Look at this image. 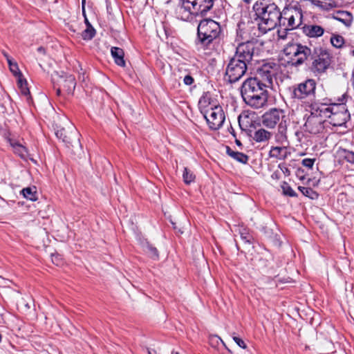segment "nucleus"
<instances>
[{
  "label": "nucleus",
  "instance_id": "obj_33",
  "mask_svg": "<svg viewBox=\"0 0 354 354\" xmlns=\"http://www.w3.org/2000/svg\"><path fill=\"white\" fill-rule=\"evenodd\" d=\"M17 84L21 91L22 95L25 96H28L30 95V91L28 88V83L26 79L23 77H19L17 80Z\"/></svg>",
  "mask_w": 354,
  "mask_h": 354
},
{
  "label": "nucleus",
  "instance_id": "obj_12",
  "mask_svg": "<svg viewBox=\"0 0 354 354\" xmlns=\"http://www.w3.org/2000/svg\"><path fill=\"white\" fill-rule=\"evenodd\" d=\"M279 66L273 62L266 63L257 68L255 77L260 83H263L267 88L272 86V79L277 73Z\"/></svg>",
  "mask_w": 354,
  "mask_h": 354
},
{
  "label": "nucleus",
  "instance_id": "obj_7",
  "mask_svg": "<svg viewBox=\"0 0 354 354\" xmlns=\"http://www.w3.org/2000/svg\"><path fill=\"white\" fill-rule=\"evenodd\" d=\"M283 53L290 59L293 66L303 64L312 55V50L306 45L297 42L288 43L283 48Z\"/></svg>",
  "mask_w": 354,
  "mask_h": 354
},
{
  "label": "nucleus",
  "instance_id": "obj_36",
  "mask_svg": "<svg viewBox=\"0 0 354 354\" xmlns=\"http://www.w3.org/2000/svg\"><path fill=\"white\" fill-rule=\"evenodd\" d=\"M281 188L284 195L291 197L297 196L295 192L289 186V185L287 183L283 182V185H281Z\"/></svg>",
  "mask_w": 354,
  "mask_h": 354
},
{
  "label": "nucleus",
  "instance_id": "obj_38",
  "mask_svg": "<svg viewBox=\"0 0 354 354\" xmlns=\"http://www.w3.org/2000/svg\"><path fill=\"white\" fill-rule=\"evenodd\" d=\"M11 73L17 78L23 77V75L19 69L18 65L17 63H14L13 64H10L9 67Z\"/></svg>",
  "mask_w": 354,
  "mask_h": 354
},
{
  "label": "nucleus",
  "instance_id": "obj_32",
  "mask_svg": "<svg viewBox=\"0 0 354 354\" xmlns=\"http://www.w3.org/2000/svg\"><path fill=\"white\" fill-rule=\"evenodd\" d=\"M333 344L331 341L325 340L318 348L319 354H328L333 352Z\"/></svg>",
  "mask_w": 354,
  "mask_h": 354
},
{
  "label": "nucleus",
  "instance_id": "obj_9",
  "mask_svg": "<svg viewBox=\"0 0 354 354\" xmlns=\"http://www.w3.org/2000/svg\"><path fill=\"white\" fill-rule=\"evenodd\" d=\"M309 58L312 60L310 68L315 73H325L331 64L330 53L322 48H315Z\"/></svg>",
  "mask_w": 354,
  "mask_h": 354
},
{
  "label": "nucleus",
  "instance_id": "obj_25",
  "mask_svg": "<svg viewBox=\"0 0 354 354\" xmlns=\"http://www.w3.org/2000/svg\"><path fill=\"white\" fill-rule=\"evenodd\" d=\"M21 194H23L24 197L26 199H28L32 201H35L37 200V189L35 187H28L24 188L21 191Z\"/></svg>",
  "mask_w": 354,
  "mask_h": 354
},
{
  "label": "nucleus",
  "instance_id": "obj_35",
  "mask_svg": "<svg viewBox=\"0 0 354 354\" xmlns=\"http://www.w3.org/2000/svg\"><path fill=\"white\" fill-rule=\"evenodd\" d=\"M146 252L148 253L149 257L153 259H158V250L153 247L152 245H150L149 243L147 244L145 248Z\"/></svg>",
  "mask_w": 354,
  "mask_h": 354
},
{
  "label": "nucleus",
  "instance_id": "obj_39",
  "mask_svg": "<svg viewBox=\"0 0 354 354\" xmlns=\"http://www.w3.org/2000/svg\"><path fill=\"white\" fill-rule=\"evenodd\" d=\"M315 161V158H305L302 160L301 164L304 167L312 169Z\"/></svg>",
  "mask_w": 354,
  "mask_h": 354
},
{
  "label": "nucleus",
  "instance_id": "obj_45",
  "mask_svg": "<svg viewBox=\"0 0 354 354\" xmlns=\"http://www.w3.org/2000/svg\"><path fill=\"white\" fill-rule=\"evenodd\" d=\"M7 61H8L9 67L10 66V64H13L15 63V62H12V61L8 57H7Z\"/></svg>",
  "mask_w": 354,
  "mask_h": 354
},
{
  "label": "nucleus",
  "instance_id": "obj_44",
  "mask_svg": "<svg viewBox=\"0 0 354 354\" xmlns=\"http://www.w3.org/2000/svg\"><path fill=\"white\" fill-rule=\"evenodd\" d=\"M68 27L69 30H71L72 32H76V30H75V28L74 27V25H73V24H71V25L68 24Z\"/></svg>",
  "mask_w": 354,
  "mask_h": 354
},
{
  "label": "nucleus",
  "instance_id": "obj_49",
  "mask_svg": "<svg viewBox=\"0 0 354 354\" xmlns=\"http://www.w3.org/2000/svg\"><path fill=\"white\" fill-rule=\"evenodd\" d=\"M171 354H180V353H179L178 352H177V351H173L171 352Z\"/></svg>",
  "mask_w": 354,
  "mask_h": 354
},
{
  "label": "nucleus",
  "instance_id": "obj_1",
  "mask_svg": "<svg viewBox=\"0 0 354 354\" xmlns=\"http://www.w3.org/2000/svg\"><path fill=\"white\" fill-rule=\"evenodd\" d=\"M241 94L245 104L254 109L261 108L268 102V88L252 77L248 78L243 82Z\"/></svg>",
  "mask_w": 354,
  "mask_h": 354
},
{
  "label": "nucleus",
  "instance_id": "obj_8",
  "mask_svg": "<svg viewBox=\"0 0 354 354\" xmlns=\"http://www.w3.org/2000/svg\"><path fill=\"white\" fill-rule=\"evenodd\" d=\"M258 56V48L257 43L253 41H248L239 44L233 57L236 59H241L247 66L252 67L253 62L256 61L254 58Z\"/></svg>",
  "mask_w": 354,
  "mask_h": 354
},
{
  "label": "nucleus",
  "instance_id": "obj_11",
  "mask_svg": "<svg viewBox=\"0 0 354 354\" xmlns=\"http://www.w3.org/2000/svg\"><path fill=\"white\" fill-rule=\"evenodd\" d=\"M250 67L241 59L232 57L226 68L225 80L230 83H234L239 81L246 73Z\"/></svg>",
  "mask_w": 354,
  "mask_h": 354
},
{
  "label": "nucleus",
  "instance_id": "obj_22",
  "mask_svg": "<svg viewBox=\"0 0 354 354\" xmlns=\"http://www.w3.org/2000/svg\"><path fill=\"white\" fill-rule=\"evenodd\" d=\"M111 53L116 64L123 67L125 66V61L124 59V53L122 48L118 47H112L111 49Z\"/></svg>",
  "mask_w": 354,
  "mask_h": 354
},
{
  "label": "nucleus",
  "instance_id": "obj_23",
  "mask_svg": "<svg viewBox=\"0 0 354 354\" xmlns=\"http://www.w3.org/2000/svg\"><path fill=\"white\" fill-rule=\"evenodd\" d=\"M271 136L272 133L270 131L260 128L254 133L252 138L256 142H262L268 141Z\"/></svg>",
  "mask_w": 354,
  "mask_h": 354
},
{
  "label": "nucleus",
  "instance_id": "obj_52",
  "mask_svg": "<svg viewBox=\"0 0 354 354\" xmlns=\"http://www.w3.org/2000/svg\"><path fill=\"white\" fill-rule=\"evenodd\" d=\"M353 54L354 55V50L353 51Z\"/></svg>",
  "mask_w": 354,
  "mask_h": 354
},
{
  "label": "nucleus",
  "instance_id": "obj_37",
  "mask_svg": "<svg viewBox=\"0 0 354 354\" xmlns=\"http://www.w3.org/2000/svg\"><path fill=\"white\" fill-rule=\"evenodd\" d=\"M241 239L245 242L248 243H251L253 239L252 236L245 230L243 229V231H240Z\"/></svg>",
  "mask_w": 354,
  "mask_h": 354
},
{
  "label": "nucleus",
  "instance_id": "obj_19",
  "mask_svg": "<svg viewBox=\"0 0 354 354\" xmlns=\"http://www.w3.org/2000/svg\"><path fill=\"white\" fill-rule=\"evenodd\" d=\"M302 32L309 37H319L323 35L324 29L318 25L305 24L301 27Z\"/></svg>",
  "mask_w": 354,
  "mask_h": 354
},
{
  "label": "nucleus",
  "instance_id": "obj_6",
  "mask_svg": "<svg viewBox=\"0 0 354 354\" xmlns=\"http://www.w3.org/2000/svg\"><path fill=\"white\" fill-rule=\"evenodd\" d=\"M220 33L221 27L218 23L212 19L203 20L198 26L196 44L207 47Z\"/></svg>",
  "mask_w": 354,
  "mask_h": 354
},
{
  "label": "nucleus",
  "instance_id": "obj_51",
  "mask_svg": "<svg viewBox=\"0 0 354 354\" xmlns=\"http://www.w3.org/2000/svg\"><path fill=\"white\" fill-rule=\"evenodd\" d=\"M219 339H220L221 342H222V343H223V344H224V342H223V339H221V338H219Z\"/></svg>",
  "mask_w": 354,
  "mask_h": 354
},
{
  "label": "nucleus",
  "instance_id": "obj_18",
  "mask_svg": "<svg viewBox=\"0 0 354 354\" xmlns=\"http://www.w3.org/2000/svg\"><path fill=\"white\" fill-rule=\"evenodd\" d=\"M59 82L68 94L72 95L76 86L75 78L73 75L66 74L59 76Z\"/></svg>",
  "mask_w": 354,
  "mask_h": 354
},
{
  "label": "nucleus",
  "instance_id": "obj_47",
  "mask_svg": "<svg viewBox=\"0 0 354 354\" xmlns=\"http://www.w3.org/2000/svg\"><path fill=\"white\" fill-rule=\"evenodd\" d=\"M56 92H57V94L59 95L60 94V92H61L60 88H58L57 89Z\"/></svg>",
  "mask_w": 354,
  "mask_h": 354
},
{
  "label": "nucleus",
  "instance_id": "obj_41",
  "mask_svg": "<svg viewBox=\"0 0 354 354\" xmlns=\"http://www.w3.org/2000/svg\"><path fill=\"white\" fill-rule=\"evenodd\" d=\"M194 82V77L189 74L186 75L183 78V83L187 86H191Z\"/></svg>",
  "mask_w": 354,
  "mask_h": 354
},
{
  "label": "nucleus",
  "instance_id": "obj_17",
  "mask_svg": "<svg viewBox=\"0 0 354 354\" xmlns=\"http://www.w3.org/2000/svg\"><path fill=\"white\" fill-rule=\"evenodd\" d=\"M310 113L315 116L322 118L324 122L326 118H330L334 107H329L326 104L319 105L316 103L311 104Z\"/></svg>",
  "mask_w": 354,
  "mask_h": 354
},
{
  "label": "nucleus",
  "instance_id": "obj_34",
  "mask_svg": "<svg viewBox=\"0 0 354 354\" xmlns=\"http://www.w3.org/2000/svg\"><path fill=\"white\" fill-rule=\"evenodd\" d=\"M183 180L185 184L189 185L191 183L194 182L195 180V175L187 167H185L183 174Z\"/></svg>",
  "mask_w": 354,
  "mask_h": 354
},
{
  "label": "nucleus",
  "instance_id": "obj_3",
  "mask_svg": "<svg viewBox=\"0 0 354 354\" xmlns=\"http://www.w3.org/2000/svg\"><path fill=\"white\" fill-rule=\"evenodd\" d=\"M303 10L300 6L289 5L286 6L281 12L279 28L278 30L280 37L283 38L287 32L296 30L302 25Z\"/></svg>",
  "mask_w": 354,
  "mask_h": 354
},
{
  "label": "nucleus",
  "instance_id": "obj_46",
  "mask_svg": "<svg viewBox=\"0 0 354 354\" xmlns=\"http://www.w3.org/2000/svg\"><path fill=\"white\" fill-rule=\"evenodd\" d=\"M352 81H353V84H354V68L352 71Z\"/></svg>",
  "mask_w": 354,
  "mask_h": 354
},
{
  "label": "nucleus",
  "instance_id": "obj_40",
  "mask_svg": "<svg viewBox=\"0 0 354 354\" xmlns=\"http://www.w3.org/2000/svg\"><path fill=\"white\" fill-rule=\"evenodd\" d=\"M232 339L236 342V344L241 348H246V344L244 342V341L241 338L236 336L234 333H233V335H232Z\"/></svg>",
  "mask_w": 354,
  "mask_h": 354
},
{
  "label": "nucleus",
  "instance_id": "obj_13",
  "mask_svg": "<svg viewBox=\"0 0 354 354\" xmlns=\"http://www.w3.org/2000/svg\"><path fill=\"white\" fill-rule=\"evenodd\" d=\"M55 135L57 138L61 139L66 145L72 147L80 146L79 133L70 122H67L66 128L62 127L57 129L55 131Z\"/></svg>",
  "mask_w": 354,
  "mask_h": 354
},
{
  "label": "nucleus",
  "instance_id": "obj_30",
  "mask_svg": "<svg viewBox=\"0 0 354 354\" xmlns=\"http://www.w3.org/2000/svg\"><path fill=\"white\" fill-rule=\"evenodd\" d=\"M330 43L335 48H340L344 44V39L342 35L333 34L330 37Z\"/></svg>",
  "mask_w": 354,
  "mask_h": 354
},
{
  "label": "nucleus",
  "instance_id": "obj_31",
  "mask_svg": "<svg viewBox=\"0 0 354 354\" xmlns=\"http://www.w3.org/2000/svg\"><path fill=\"white\" fill-rule=\"evenodd\" d=\"M298 189L305 196L310 199H317L318 198V194L310 187L299 186Z\"/></svg>",
  "mask_w": 354,
  "mask_h": 354
},
{
  "label": "nucleus",
  "instance_id": "obj_5",
  "mask_svg": "<svg viewBox=\"0 0 354 354\" xmlns=\"http://www.w3.org/2000/svg\"><path fill=\"white\" fill-rule=\"evenodd\" d=\"M261 122L269 129H274L278 124L276 140L278 142L286 140L287 121L283 110L276 108L268 110L261 116Z\"/></svg>",
  "mask_w": 354,
  "mask_h": 354
},
{
  "label": "nucleus",
  "instance_id": "obj_20",
  "mask_svg": "<svg viewBox=\"0 0 354 354\" xmlns=\"http://www.w3.org/2000/svg\"><path fill=\"white\" fill-rule=\"evenodd\" d=\"M333 18L342 23L346 27H350L353 22V15L350 12L338 10L333 14Z\"/></svg>",
  "mask_w": 354,
  "mask_h": 354
},
{
  "label": "nucleus",
  "instance_id": "obj_4",
  "mask_svg": "<svg viewBox=\"0 0 354 354\" xmlns=\"http://www.w3.org/2000/svg\"><path fill=\"white\" fill-rule=\"evenodd\" d=\"M214 0H180L177 12L183 20L192 16H203L213 6Z\"/></svg>",
  "mask_w": 354,
  "mask_h": 354
},
{
  "label": "nucleus",
  "instance_id": "obj_15",
  "mask_svg": "<svg viewBox=\"0 0 354 354\" xmlns=\"http://www.w3.org/2000/svg\"><path fill=\"white\" fill-rule=\"evenodd\" d=\"M349 118V113L344 106H335L330 117V123L333 126L341 127L346 124Z\"/></svg>",
  "mask_w": 354,
  "mask_h": 354
},
{
  "label": "nucleus",
  "instance_id": "obj_48",
  "mask_svg": "<svg viewBox=\"0 0 354 354\" xmlns=\"http://www.w3.org/2000/svg\"><path fill=\"white\" fill-rule=\"evenodd\" d=\"M236 143L238 145H241V142L239 140H236Z\"/></svg>",
  "mask_w": 354,
  "mask_h": 354
},
{
  "label": "nucleus",
  "instance_id": "obj_26",
  "mask_svg": "<svg viewBox=\"0 0 354 354\" xmlns=\"http://www.w3.org/2000/svg\"><path fill=\"white\" fill-rule=\"evenodd\" d=\"M313 3L319 8L323 10H329L335 7H336V4L334 1L331 0H322V1H315L312 0Z\"/></svg>",
  "mask_w": 354,
  "mask_h": 354
},
{
  "label": "nucleus",
  "instance_id": "obj_16",
  "mask_svg": "<svg viewBox=\"0 0 354 354\" xmlns=\"http://www.w3.org/2000/svg\"><path fill=\"white\" fill-rule=\"evenodd\" d=\"M323 123L322 118L315 116L310 113L304 125V131L313 134L319 133L324 129Z\"/></svg>",
  "mask_w": 354,
  "mask_h": 354
},
{
  "label": "nucleus",
  "instance_id": "obj_14",
  "mask_svg": "<svg viewBox=\"0 0 354 354\" xmlns=\"http://www.w3.org/2000/svg\"><path fill=\"white\" fill-rule=\"evenodd\" d=\"M209 127L212 130L221 128L225 121V115L221 106L213 104L203 114Z\"/></svg>",
  "mask_w": 354,
  "mask_h": 354
},
{
  "label": "nucleus",
  "instance_id": "obj_24",
  "mask_svg": "<svg viewBox=\"0 0 354 354\" xmlns=\"http://www.w3.org/2000/svg\"><path fill=\"white\" fill-rule=\"evenodd\" d=\"M226 153L228 156L234 158L241 163H247L248 160V156L243 153L235 151L232 150L230 147H226Z\"/></svg>",
  "mask_w": 354,
  "mask_h": 354
},
{
  "label": "nucleus",
  "instance_id": "obj_28",
  "mask_svg": "<svg viewBox=\"0 0 354 354\" xmlns=\"http://www.w3.org/2000/svg\"><path fill=\"white\" fill-rule=\"evenodd\" d=\"M270 157L283 159L286 157V148L281 147H272L270 151Z\"/></svg>",
  "mask_w": 354,
  "mask_h": 354
},
{
  "label": "nucleus",
  "instance_id": "obj_2",
  "mask_svg": "<svg viewBox=\"0 0 354 354\" xmlns=\"http://www.w3.org/2000/svg\"><path fill=\"white\" fill-rule=\"evenodd\" d=\"M253 10L257 18L261 20L259 29L264 33L279 27L281 11L275 3H267L257 1L253 6Z\"/></svg>",
  "mask_w": 354,
  "mask_h": 354
},
{
  "label": "nucleus",
  "instance_id": "obj_21",
  "mask_svg": "<svg viewBox=\"0 0 354 354\" xmlns=\"http://www.w3.org/2000/svg\"><path fill=\"white\" fill-rule=\"evenodd\" d=\"M213 104H216V103H214L209 93H205L198 102L199 108L203 114H204V112L208 110Z\"/></svg>",
  "mask_w": 354,
  "mask_h": 354
},
{
  "label": "nucleus",
  "instance_id": "obj_43",
  "mask_svg": "<svg viewBox=\"0 0 354 354\" xmlns=\"http://www.w3.org/2000/svg\"><path fill=\"white\" fill-rule=\"evenodd\" d=\"M37 51L39 53H41V54H45L46 53V50L44 47L42 46H40L37 48Z\"/></svg>",
  "mask_w": 354,
  "mask_h": 354
},
{
  "label": "nucleus",
  "instance_id": "obj_29",
  "mask_svg": "<svg viewBox=\"0 0 354 354\" xmlns=\"http://www.w3.org/2000/svg\"><path fill=\"white\" fill-rule=\"evenodd\" d=\"M95 35V30L90 23H88L86 28L82 32V37L84 40H91Z\"/></svg>",
  "mask_w": 354,
  "mask_h": 354
},
{
  "label": "nucleus",
  "instance_id": "obj_42",
  "mask_svg": "<svg viewBox=\"0 0 354 354\" xmlns=\"http://www.w3.org/2000/svg\"><path fill=\"white\" fill-rule=\"evenodd\" d=\"M346 158L348 160V161L351 162H354V152H348L346 156Z\"/></svg>",
  "mask_w": 354,
  "mask_h": 354
},
{
  "label": "nucleus",
  "instance_id": "obj_10",
  "mask_svg": "<svg viewBox=\"0 0 354 354\" xmlns=\"http://www.w3.org/2000/svg\"><path fill=\"white\" fill-rule=\"evenodd\" d=\"M316 82L308 79L292 87V97L300 100L312 102L315 98Z\"/></svg>",
  "mask_w": 354,
  "mask_h": 354
},
{
  "label": "nucleus",
  "instance_id": "obj_50",
  "mask_svg": "<svg viewBox=\"0 0 354 354\" xmlns=\"http://www.w3.org/2000/svg\"><path fill=\"white\" fill-rule=\"evenodd\" d=\"M85 23H86V25L88 24V23H89L86 18H85Z\"/></svg>",
  "mask_w": 354,
  "mask_h": 354
},
{
  "label": "nucleus",
  "instance_id": "obj_27",
  "mask_svg": "<svg viewBox=\"0 0 354 354\" xmlns=\"http://www.w3.org/2000/svg\"><path fill=\"white\" fill-rule=\"evenodd\" d=\"M10 145L12 147L15 153L21 158H25L27 155V150L25 147L15 140H10Z\"/></svg>",
  "mask_w": 354,
  "mask_h": 354
}]
</instances>
